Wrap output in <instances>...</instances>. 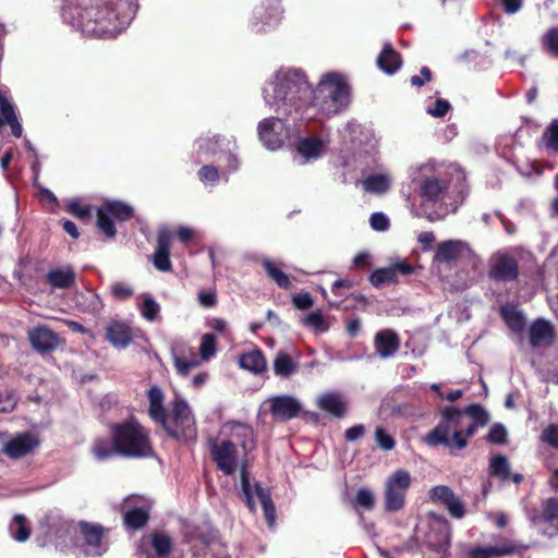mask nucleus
Returning a JSON list of instances; mask_svg holds the SVG:
<instances>
[{
  "mask_svg": "<svg viewBox=\"0 0 558 558\" xmlns=\"http://www.w3.org/2000/svg\"><path fill=\"white\" fill-rule=\"evenodd\" d=\"M303 324L316 331H326L329 328V325L326 323V319L320 311H315L307 314L303 318Z\"/></svg>",
  "mask_w": 558,
  "mask_h": 558,
  "instance_id": "nucleus-54",
  "label": "nucleus"
},
{
  "mask_svg": "<svg viewBox=\"0 0 558 558\" xmlns=\"http://www.w3.org/2000/svg\"><path fill=\"white\" fill-rule=\"evenodd\" d=\"M391 187V181L387 174H369L363 181V189L368 193L384 194Z\"/></svg>",
  "mask_w": 558,
  "mask_h": 558,
  "instance_id": "nucleus-41",
  "label": "nucleus"
},
{
  "mask_svg": "<svg viewBox=\"0 0 558 558\" xmlns=\"http://www.w3.org/2000/svg\"><path fill=\"white\" fill-rule=\"evenodd\" d=\"M470 251L466 242L461 240H448L438 243L435 259L440 263L456 262L461 258L464 252Z\"/></svg>",
  "mask_w": 558,
  "mask_h": 558,
  "instance_id": "nucleus-25",
  "label": "nucleus"
},
{
  "mask_svg": "<svg viewBox=\"0 0 558 558\" xmlns=\"http://www.w3.org/2000/svg\"><path fill=\"white\" fill-rule=\"evenodd\" d=\"M355 505L372 510L375 507L374 493L368 488H360L355 495Z\"/></svg>",
  "mask_w": 558,
  "mask_h": 558,
  "instance_id": "nucleus-57",
  "label": "nucleus"
},
{
  "mask_svg": "<svg viewBox=\"0 0 558 558\" xmlns=\"http://www.w3.org/2000/svg\"><path fill=\"white\" fill-rule=\"evenodd\" d=\"M217 531L207 525L187 526L181 542V556L178 558H210L209 551L218 546Z\"/></svg>",
  "mask_w": 558,
  "mask_h": 558,
  "instance_id": "nucleus-7",
  "label": "nucleus"
},
{
  "mask_svg": "<svg viewBox=\"0 0 558 558\" xmlns=\"http://www.w3.org/2000/svg\"><path fill=\"white\" fill-rule=\"evenodd\" d=\"M369 282L375 288H380L390 282H396L391 266L381 267L374 270L369 276Z\"/></svg>",
  "mask_w": 558,
  "mask_h": 558,
  "instance_id": "nucleus-46",
  "label": "nucleus"
},
{
  "mask_svg": "<svg viewBox=\"0 0 558 558\" xmlns=\"http://www.w3.org/2000/svg\"><path fill=\"white\" fill-rule=\"evenodd\" d=\"M463 414L468 415L471 422L482 427L490 421L488 411L477 403L466 405L462 410L453 405L445 407L440 410V421L424 436L425 444L432 448L450 446L451 428L460 424Z\"/></svg>",
  "mask_w": 558,
  "mask_h": 558,
  "instance_id": "nucleus-3",
  "label": "nucleus"
},
{
  "mask_svg": "<svg viewBox=\"0 0 558 558\" xmlns=\"http://www.w3.org/2000/svg\"><path fill=\"white\" fill-rule=\"evenodd\" d=\"M430 499L434 502L444 505L452 518L462 519L465 515L464 505L447 485L434 486L430 489Z\"/></svg>",
  "mask_w": 558,
  "mask_h": 558,
  "instance_id": "nucleus-17",
  "label": "nucleus"
},
{
  "mask_svg": "<svg viewBox=\"0 0 558 558\" xmlns=\"http://www.w3.org/2000/svg\"><path fill=\"white\" fill-rule=\"evenodd\" d=\"M376 62L383 72L392 75L401 66L402 59L400 53L392 48L391 44H386Z\"/></svg>",
  "mask_w": 558,
  "mask_h": 558,
  "instance_id": "nucleus-29",
  "label": "nucleus"
},
{
  "mask_svg": "<svg viewBox=\"0 0 558 558\" xmlns=\"http://www.w3.org/2000/svg\"><path fill=\"white\" fill-rule=\"evenodd\" d=\"M499 314L510 329L520 332L525 328V317L517 305L510 303L501 305Z\"/></svg>",
  "mask_w": 558,
  "mask_h": 558,
  "instance_id": "nucleus-34",
  "label": "nucleus"
},
{
  "mask_svg": "<svg viewBox=\"0 0 558 558\" xmlns=\"http://www.w3.org/2000/svg\"><path fill=\"white\" fill-rule=\"evenodd\" d=\"M16 529L13 531V535L15 539L20 542H25L28 539L31 534V529L27 525V519L22 514H17L14 518Z\"/></svg>",
  "mask_w": 558,
  "mask_h": 558,
  "instance_id": "nucleus-58",
  "label": "nucleus"
},
{
  "mask_svg": "<svg viewBox=\"0 0 558 558\" xmlns=\"http://www.w3.org/2000/svg\"><path fill=\"white\" fill-rule=\"evenodd\" d=\"M262 266L268 278L274 280L281 290H290L292 288L290 276L286 274L274 260L264 258L262 260Z\"/></svg>",
  "mask_w": 558,
  "mask_h": 558,
  "instance_id": "nucleus-36",
  "label": "nucleus"
},
{
  "mask_svg": "<svg viewBox=\"0 0 558 558\" xmlns=\"http://www.w3.org/2000/svg\"><path fill=\"white\" fill-rule=\"evenodd\" d=\"M543 520L549 523H558V498H548L543 504ZM558 533V524L556 525Z\"/></svg>",
  "mask_w": 558,
  "mask_h": 558,
  "instance_id": "nucleus-53",
  "label": "nucleus"
},
{
  "mask_svg": "<svg viewBox=\"0 0 558 558\" xmlns=\"http://www.w3.org/2000/svg\"><path fill=\"white\" fill-rule=\"evenodd\" d=\"M101 206L118 221H128L134 215L132 206L122 201H107Z\"/></svg>",
  "mask_w": 558,
  "mask_h": 558,
  "instance_id": "nucleus-39",
  "label": "nucleus"
},
{
  "mask_svg": "<svg viewBox=\"0 0 558 558\" xmlns=\"http://www.w3.org/2000/svg\"><path fill=\"white\" fill-rule=\"evenodd\" d=\"M147 400L148 408L147 414L148 417L156 424L159 425L160 422H165V416L168 411L165 407V393L159 386H151L147 391Z\"/></svg>",
  "mask_w": 558,
  "mask_h": 558,
  "instance_id": "nucleus-26",
  "label": "nucleus"
},
{
  "mask_svg": "<svg viewBox=\"0 0 558 558\" xmlns=\"http://www.w3.org/2000/svg\"><path fill=\"white\" fill-rule=\"evenodd\" d=\"M375 440L377 446L384 451H391L396 446V440L386 428L378 426L375 430Z\"/></svg>",
  "mask_w": 558,
  "mask_h": 558,
  "instance_id": "nucleus-56",
  "label": "nucleus"
},
{
  "mask_svg": "<svg viewBox=\"0 0 558 558\" xmlns=\"http://www.w3.org/2000/svg\"><path fill=\"white\" fill-rule=\"evenodd\" d=\"M318 407L323 411L336 416L343 417L347 412L345 402L339 393L330 392L322 396L318 400Z\"/></svg>",
  "mask_w": 558,
  "mask_h": 558,
  "instance_id": "nucleus-33",
  "label": "nucleus"
},
{
  "mask_svg": "<svg viewBox=\"0 0 558 558\" xmlns=\"http://www.w3.org/2000/svg\"><path fill=\"white\" fill-rule=\"evenodd\" d=\"M272 93L274 101L287 106L283 112L289 114L291 108L298 111L310 106L313 88L303 72L288 71L274 83Z\"/></svg>",
  "mask_w": 558,
  "mask_h": 558,
  "instance_id": "nucleus-4",
  "label": "nucleus"
},
{
  "mask_svg": "<svg viewBox=\"0 0 558 558\" xmlns=\"http://www.w3.org/2000/svg\"><path fill=\"white\" fill-rule=\"evenodd\" d=\"M254 488L262 505L265 520L270 527H274L277 520V510L271 498V493L268 488L263 487L259 482L255 483Z\"/></svg>",
  "mask_w": 558,
  "mask_h": 558,
  "instance_id": "nucleus-30",
  "label": "nucleus"
},
{
  "mask_svg": "<svg viewBox=\"0 0 558 558\" xmlns=\"http://www.w3.org/2000/svg\"><path fill=\"white\" fill-rule=\"evenodd\" d=\"M0 112L2 119L13 118L16 114L15 107L8 97L5 90L0 89Z\"/></svg>",
  "mask_w": 558,
  "mask_h": 558,
  "instance_id": "nucleus-60",
  "label": "nucleus"
},
{
  "mask_svg": "<svg viewBox=\"0 0 558 558\" xmlns=\"http://www.w3.org/2000/svg\"><path fill=\"white\" fill-rule=\"evenodd\" d=\"M173 232L162 227L157 234V245L153 255L154 266L161 271L172 270V263L170 259L171 242Z\"/></svg>",
  "mask_w": 558,
  "mask_h": 558,
  "instance_id": "nucleus-18",
  "label": "nucleus"
},
{
  "mask_svg": "<svg viewBox=\"0 0 558 558\" xmlns=\"http://www.w3.org/2000/svg\"><path fill=\"white\" fill-rule=\"evenodd\" d=\"M300 411V403L292 397L281 396L270 400V412L278 421L286 422L291 420L298 416Z\"/></svg>",
  "mask_w": 558,
  "mask_h": 558,
  "instance_id": "nucleus-22",
  "label": "nucleus"
},
{
  "mask_svg": "<svg viewBox=\"0 0 558 558\" xmlns=\"http://www.w3.org/2000/svg\"><path fill=\"white\" fill-rule=\"evenodd\" d=\"M543 441H546L550 447L558 449V425L549 424L543 429Z\"/></svg>",
  "mask_w": 558,
  "mask_h": 558,
  "instance_id": "nucleus-63",
  "label": "nucleus"
},
{
  "mask_svg": "<svg viewBox=\"0 0 558 558\" xmlns=\"http://www.w3.org/2000/svg\"><path fill=\"white\" fill-rule=\"evenodd\" d=\"M235 439L242 448L244 456L255 448L254 432L247 425H240L239 429L234 432Z\"/></svg>",
  "mask_w": 558,
  "mask_h": 558,
  "instance_id": "nucleus-45",
  "label": "nucleus"
},
{
  "mask_svg": "<svg viewBox=\"0 0 558 558\" xmlns=\"http://www.w3.org/2000/svg\"><path fill=\"white\" fill-rule=\"evenodd\" d=\"M66 211L80 220H87L92 216V206L88 204H82L80 199L74 198L68 203Z\"/></svg>",
  "mask_w": 558,
  "mask_h": 558,
  "instance_id": "nucleus-50",
  "label": "nucleus"
},
{
  "mask_svg": "<svg viewBox=\"0 0 558 558\" xmlns=\"http://www.w3.org/2000/svg\"><path fill=\"white\" fill-rule=\"evenodd\" d=\"M210 454L217 469L226 475H232L238 468V450L232 440L214 442Z\"/></svg>",
  "mask_w": 558,
  "mask_h": 558,
  "instance_id": "nucleus-14",
  "label": "nucleus"
},
{
  "mask_svg": "<svg viewBox=\"0 0 558 558\" xmlns=\"http://www.w3.org/2000/svg\"><path fill=\"white\" fill-rule=\"evenodd\" d=\"M350 100V86L339 73H327L313 89L310 106L330 116L344 108Z\"/></svg>",
  "mask_w": 558,
  "mask_h": 558,
  "instance_id": "nucleus-5",
  "label": "nucleus"
},
{
  "mask_svg": "<svg viewBox=\"0 0 558 558\" xmlns=\"http://www.w3.org/2000/svg\"><path fill=\"white\" fill-rule=\"evenodd\" d=\"M323 141L317 137L300 138L296 142V151L306 159L318 158L323 150Z\"/></svg>",
  "mask_w": 558,
  "mask_h": 558,
  "instance_id": "nucleus-37",
  "label": "nucleus"
},
{
  "mask_svg": "<svg viewBox=\"0 0 558 558\" xmlns=\"http://www.w3.org/2000/svg\"><path fill=\"white\" fill-rule=\"evenodd\" d=\"M106 339L116 348H126L132 341V329L125 323L114 320L107 327Z\"/></svg>",
  "mask_w": 558,
  "mask_h": 558,
  "instance_id": "nucleus-28",
  "label": "nucleus"
},
{
  "mask_svg": "<svg viewBox=\"0 0 558 558\" xmlns=\"http://www.w3.org/2000/svg\"><path fill=\"white\" fill-rule=\"evenodd\" d=\"M138 550L146 558H169L173 550V541L166 532L151 531L140 538Z\"/></svg>",
  "mask_w": 558,
  "mask_h": 558,
  "instance_id": "nucleus-10",
  "label": "nucleus"
},
{
  "mask_svg": "<svg viewBox=\"0 0 558 558\" xmlns=\"http://www.w3.org/2000/svg\"><path fill=\"white\" fill-rule=\"evenodd\" d=\"M449 183L435 177L424 178L420 183L418 195L425 203H438L445 198Z\"/></svg>",
  "mask_w": 558,
  "mask_h": 558,
  "instance_id": "nucleus-20",
  "label": "nucleus"
},
{
  "mask_svg": "<svg viewBox=\"0 0 558 558\" xmlns=\"http://www.w3.org/2000/svg\"><path fill=\"white\" fill-rule=\"evenodd\" d=\"M282 20L281 0H263L253 11L252 27L256 33L277 25Z\"/></svg>",
  "mask_w": 558,
  "mask_h": 558,
  "instance_id": "nucleus-13",
  "label": "nucleus"
},
{
  "mask_svg": "<svg viewBox=\"0 0 558 558\" xmlns=\"http://www.w3.org/2000/svg\"><path fill=\"white\" fill-rule=\"evenodd\" d=\"M529 335L533 348L550 345L556 337L553 325L544 318H537L532 323Z\"/></svg>",
  "mask_w": 558,
  "mask_h": 558,
  "instance_id": "nucleus-24",
  "label": "nucleus"
},
{
  "mask_svg": "<svg viewBox=\"0 0 558 558\" xmlns=\"http://www.w3.org/2000/svg\"><path fill=\"white\" fill-rule=\"evenodd\" d=\"M371 227L373 230L384 232L389 228V218L381 211L372 214L369 218Z\"/></svg>",
  "mask_w": 558,
  "mask_h": 558,
  "instance_id": "nucleus-62",
  "label": "nucleus"
},
{
  "mask_svg": "<svg viewBox=\"0 0 558 558\" xmlns=\"http://www.w3.org/2000/svg\"><path fill=\"white\" fill-rule=\"evenodd\" d=\"M116 438L119 456L126 459H148L155 450L149 430L134 417L110 426Z\"/></svg>",
  "mask_w": 558,
  "mask_h": 558,
  "instance_id": "nucleus-2",
  "label": "nucleus"
},
{
  "mask_svg": "<svg viewBox=\"0 0 558 558\" xmlns=\"http://www.w3.org/2000/svg\"><path fill=\"white\" fill-rule=\"evenodd\" d=\"M19 397L14 388H7L0 393V413H11L19 404Z\"/></svg>",
  "mask_w": 558,
  "mask_h": 558,
  "instance_id": "nucleus-48",
  "label": "nucleus"
},
{
  "mask_svg": "<svg viewBox=\"0 0 558 558\" xmlns=\"http://www.w3.org/2000/svg\"><path fill=\"white\" fill-rule=\"evenodd\" d=\"M96 228L100 234L106 239L112 240L117 236V227L113 222V218L100 206L96 211Z\"/></svg>",
  "mask_w": 558,
  "mask_h": 558,
  "instance_id": "nucleus-38",
  "label": "nucleus"
},
{
  "mask_svg": "<svg viewBox=\"0 0 558 558\" xmlns=\"http://www.w3.org/2000/svg\"><path fill=\"white\" fill-rule=\"evenodd\" d=\"M92 454L98 461H106L119 456L116 438H97L92 446Z\"/></svg>",
  "mask_w": 558,
  "mask_h": 558,
  "instance_id": "nucleus-32",
  "label": "nucleus"
},
{
  "mask_svg": "<svg viewBox=\"0 0 558 558\" xmlns=\"http://www.w3.org/2000/svg\"><path fill=\"white\" fill-rule=\"evenodd\" d=\"M508 433L501 423H495L490 426L489 433L486 435V440L493 445H505L507 441Z\"/></svg>",
  "mask_w": 558,
  "mask_h": 558,
  "instance_id": "nucleus-55",
  "label": "nucleus"
},
{
  "mask_svg": "<svg viewBox=\"0 0 558 558\" xmlns=\"http://www.w3.org/2000/svg\"><path fill=\"white\" fill-rule=\"evenodd\" d=\"M240 484H241V490H242V495L244 497L246 507L248 508V510L251 512H255L256 506H255L254 498L252 495L247 464L245 462L241 464Z\"/></svg>",
  "mask_w": 558,
  "mask_h": 558,
  "instance_id": "nucleus-44",
  "label": "nucleus"
},
{
  "mask_svg": "<svg viewBox=\"0 0 558 558\" xmlns=\"http://www.w3.org/2000/svg\"><path fill=\"white\" fill-rule=\"evenodd\" d=\"M46 282L52 289L69 290L75 284V270L72 266L54 268L46 275Z\"/></svg>",
  "mask_w": 558,
  "mask_h": 558,
  "instance_id": "nucleus-27",
  "label": "nucleus"
},
{
  "mask_svg": "<svg viewBox=\"0 0 558 558\" xmlns=\"http://www.w3.org/2000/svg\"><path fill=\"white\" fill-rule=\"evenodd\" d=\"M160 311L159 304L151 298H146L141 307V313L147 320H154Z\"/></svg>",
  "mask_w": 558,
  "mask_h": 558,
  "instance_id": "nucleus-59",
  "label": "nucleus"
},
{
  "mask_svg": "<svg viewBox=\"0 0 558 558\" xmlns=\"http://www.w3.org/2000/svg\"><path fill=\"white\" fill-rule=\"evenodd\" d=\"M296 368V363L287 352L280 351L277 353L274 361V371L276 375L281 377H289L295 373Z\"/></svg>",
  "mask_w": 558,
  "mask_h": 558,
  "instance_id": "nucleus-42",
  "label": "nucleus"
},
{
  "mask_svg": "<svg viewBox=\"0 0 558 558\" xmlns=\"http://www.w3.org/2000/svg\"><path fill=\"white\" fill-rule=\"evenodd\" d=\"M80 531L87 546H92L93 548L100 546L104 537V527L101 525L81 522Z\"/></svg>",
  "mask_w": 558,
  "mask_h": 558,
  "instance_id": "nucleus-40",
  "label": "nucleus"
},
{
  "mask_svg": "<svg viewBox=\"0 0 558 558\" xmlns=\"http://www.w3.org/2000/svg\"><path fill=\"white\" fill-rule=\"evenodd\" d=\"M374 345L376 353L381 359H389L399 350L400 339L395 330L386 328L377 332Z\"/></svg>",
  "mask_w": 558,
  "mask_h": 558,
  "instance_id": "nucleus-23",
  "label": "nucleus"
},
{
  "mask_svg": "<svg viewBox=\"0 0 558 558\" xmlns=\"http://www.w3.org/2000/svg\"><path fill=\"white\" fill-rule=\"evenodd\" d=\"M292 305L300 311L308 310L313 306L314 300L312 295L307 292L292 294L291 296Z\"/></svg>",
  "mask_w": 558,
  "mask_h": 558,
  "instance_id": "nucleus-61",
  "label": "nucleus"
},
{
  "mask_svg": "<svg viewBox=\"0 0 558 558\" xmlns=\"http://www.w3.org/2000/svg\"><path fill=\"white\" fill-rule=\"evenodd\" d=\"M530 545L504 538L499 545L488 547H471L466 558H501L506 556H523Z\"/></svg>",
  "mask_w": 558,
  "mask_h": 558,
  "instance_id": "nucleus-12",
  "label": "nucleus"
},
{
  "mask_svg": "<svg viewBox=\"0 0 558 558\" xmlns=\"http://www.w3.org/2000/svg\"><path fill=\"white\" fill-rule=\"evenodd\" d=\"M123 524L126 531H136L145 527L150 518L148 502L137 495H129L121 506Z\"/></svg>",
  "mask_w": 558,
  "mask_h": 558,
  "instance_id": "nucleus-9",
  "label": "nucleus"
},
{
  "mask_svg": "<svg viewBox=\"0 0 558 558\" xmlns=\"http://www.w3.org/2000/svg\"><path fill=\"white\" fill-rule=\"evenodd\" d=\"M171 439L187 441L196 437V422L192 410L184 398L177 397L170 403V411L165 422L158 425Z\"/></svg>",
  "mask_w": 558,
  "mask_h": 558,
  "instance_id": "nucleus-6",
  "label": "nucleus"
},
{
  "mask_svg": "<svg viewBox=\"0 0 558 558\" xmlns=\"http://www.w3.org/2000/svg\"><path fill=\"white\" fill-rule=\"evenodd\" d=\"M198 180L204 184L216 185L220 180L218 167L214 165H204L197 171Z\"/></svg>",
  "mask_w": 558,
  "mask_h": 558,
  "instance_id": "nucleus-49",
  "label": "nucleus"
},
{
  "mask_svg": "<svg viewBox=\"0 0 558 558\" xmlns=\"http://www.w3.org/2000/svg\"><path fill=\"white\" fill-rule=\"evenodd\" d=\"M480 425H476L475 423L471 422L465 428H451V438H450V446H444L445 448L449 449L451 452L453 449L462 450L468 447V439L475 435L477 429L480 428Z\"/></svg>",
  "mask_w": 558,
  "mask_h": 558,
  "instance_id": "nucleus-35",
  "label": "nucleus"
},
{
  "mask_svg": "<svg viewBox=\"0 0 558 558\" xmlns=\"http://www.w3.org/2000/svg\"><path fill=\"white\" fill-rule=\"evenodd\" d=\"M520 275L519 262L510 254H499L490 263L488 276L495 282H513Z\"/></svg>",
  "mask_w": 558,
  "mask_h": 558,
  "instance_id": "nucleus-15",
  "label": "nucleus"
},
{
  "mask_svg": "<svg viewBox=\"0 0 558 558\" xmlns=\"http://www.w3.org/2000/svg\"><path fill=\"white\" fill-rule=\"evenodd\" d=\"M450 533L446 529H433L426 535L422 545L425 558H448Z\"/></svg>",
  "mask_w": 558,
  "mask_h": 558,
  "instance_id": "nucleus-16",
  "label": "nucleus"
},
{
  "mask_svg": "<svg viewBox=\"0 0 558 558\" xmlns=\"http://www.w3.org/2000/svg\"><path fill=\"white\" fill-rule=\"evenodd\" d=\"M543 48L553 57L558 58V27L547 29L542 38Z\"/></svg>",
  "mask_w": 558,
  "mask_h": 558,
  "instance_id": "nucleus-52",
  "label": "nucleus"
},
{
  "mask_svg": "<svg viewBox=\"0 0 558 558\" xmlns=\"http://www.w3.org/2000/svg\"><path fill=\"white\" fill-rule=\"evenodd\" d=\"M38 445L39 442L35 435L24 432L9 440L4 445L2 452L9 458L17 460L33 452Z\"/></svg>",
  "mask_w": 558,
  "mask_h": 558,
  "instance_id": "nucleus-19",
  "label": "nucleus"
},
{
  "mask_svg": "<svg viewBox=\"0 0 558 558\" xmlns=\"http://www.w3.org/2000/svg\"><path fill=\"white\" fill-rule=\"evenodd\" d=\"M410 485L411 475L407 470L400 469L389 475L385 490L386 511L396 512L403 508Z\"/></svg>",
  "mask_w": 558,
  "mask_h": 558,
  "instance_id": "nucleus-8",
  "label": "nucleus"
},
{
  "mask_svg": "<svg viewBox=\"0 0 558 558\" xmlns=\"http://www.w3.org/2000/svg\"><path fill=\"white\" fill-rule=\"evenodd\" d=\"M278 123H281L279 118H265L258 124V136L263 144L271 150H276L284 143V137L281 132L276 130Z\"/></svg>",
  "mask_w": 558,
  "mask_h": 558,
  "instance_id": "nucleus-21",
  "label": "nucleus"
},
{
  "mask_svg": "<svg viewBox=\"0 0 558 558\" xmlns=\"http://www.w3.org/2000/svg\"><path fill=\"white\" fill-rule=\"evenodd\" d=\"M27 340L34 351L49 354L64 344V340L53 329L46 325H37L27 330Z\"/></svg>",
  "mask_w": 558,
  "mask_h": 558,
  "instance_id": "nucleus-11",
  "label": "nucleus"
},
{
  "mask_svg": "<svg viewBox=\"0 0 558 558\" xmlns=\"http://www.w3.org/2000/svg\"><path fill=\"white\" fill-rule=\"evenodd\" d=\"M542 142L548 149L558 154V118L553 120L543 132Z\"/></svg>",
  "mask_w": 558,
  "mask_h": 558,
  "instance_id": "nucleus-47",
  "label": "nucleus"
},
{
  "mask_svg": "<svg viewBox=\"0 0 558 558\" xmlns=\"http://www.w3.org/2000/svg\"><path fill=\"white\" fill-rule=\"evenodd\" d=\"M217 352V339L213 333H204L201 340L199 354L205 361L213 357Z\"/></svg>",
  "mask_w": 558,
  "mask_h": 558,
  "instance_id": "nucleus-51",
  "label": "nucleus"
},
{
  "mask_svg": "<svg viewBox=\"0 0 558 558\" xmlns=\"http://www.w3.org/2000/svg\"><path fill=\"white\" fill-rule=\"evenodd\" d=\"M136 0H88L78 13L86 32L98 36H114L132 21Z\"/></svg>",
  "mask_w": 558,
  "mask_h": 558,
  "instance_id": "nucleus-1",
  "label": "nucleus"
},
{
  "mask_svg": "<svg viewBox=\"0 0 558 558\" xmlns=\"http://www.w3.org/2000/svg\"><path fill=\"white\" fill-rule=\"evenodd\" d=\"M241 368L247 369L254 374H262L267 368V362L263 351L258 348L245 352L239 356Z\"/></svg>",
  "mask_w": 558,
  "mask_h": 558,
  "instance_id": "nucleus-31",
  "label": "nucleus"
},
{
  "mask_svg": "<svg viewBox=\"0 0 558 558\" xmlns=\"http://www.w3.org/2000/svg\"><path fill=\"white\" fill-rule=\"evenodd\" d=\"M174 364L178 373L185 376L193 367L197 366L198 362L195 359L186 360L180 356H175Z\"/></svg>",
  "mask_w": 558,
  "mask_h": 558,
  "instance_id": "nucleus-64",
  "label": "nucleus"
},
{
  "mask_svg": "<svg viewBox=\"0 0 558 558\" xmlns=\"http://www.w3.org/2000/svg\"><path fill=\"white\" fill-rule=\"evenodd\" d=\"M489 475L507 482L510 478V464L505 456H493L489 463Z\"/></svg>",
  "mask_w": 558,
  "mask_h": 558,
  "instance_id": "nucleus-43",
  "label": "nucleus"
}]
</instances>
